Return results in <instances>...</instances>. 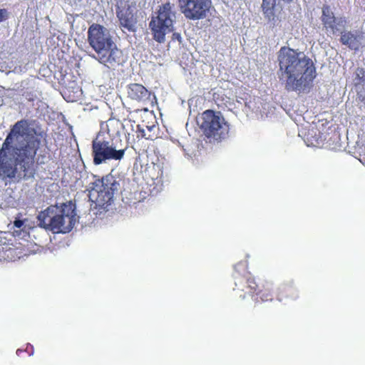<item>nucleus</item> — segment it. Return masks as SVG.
<instances>
[{
    "mask_svg": "<svg viewBox=\"0 0 365 365\" xmlns=\"http://www.w3.org/2000/svg\"><path fill=\"white\" fill-rule=\"evenodd\" d=\"M138 137H141V138H145L146 139H148V138H147L145 136V131H144L143 129H140V128H138Z\"/></svg>",
    "mask_w": 365,
    "mask_h": 365,
    "instance_id": "obj_23",
    "label": "nucleus"
},
{
    "mask_svg": "<svg viewBox=\"0 0 365 365\" xmlns=\"http://www.w3.org/2000/svg\"><path fill=\"white\" fill-rule=\"evenodd\" d=\"M181 12L190 20L204 19L211 6V0H178Z\"/></svg>",
    "mask_w": 365,
    "mask_h": 365,
    "instance_id": "obj_10",
    "label": "nucleus"
},
{
    "mask_svg": "<svg viewBox=\"0 0 365 365\" xmlns=\"http://www.w3.org/2000/svg\"><path fill=\"white\" fill-rule=\"evenodd\" d=\"M9 17L8 11L6 9H0V23L7 19Z\"/></svg>",
    "mask_w": 365,
    "mask_h": 365,
    "instance_id": "obj_19",
    "label": "nucleus"
},
{
    "mask_svg": "<svg viewBox=\"0 0 365 365\" xmlns=\"http://www.w3.org/2000/svg\"><path fill=\"white\" fill-rule=\"evenodd\" d=\"M127 93L130 99L143 104L150 103L153 105L156 100L155 95L140 83H130L127 88Z\"/></svg>",
    "mask_w": 365,
    "mask_h": 365,
    "instance_id": "obj_11",
    "label": "nucleus"
},
{
    "mask_svg": "<svg viewBox=\"0 0 365 365\" xmlns=\"http://www.w3.org/2000/svg\"><path fill=\"white\" fill-rule=\"evenodd\" d=\"M355 85H361L365 83V71L362 68H357L355 71Z\"/></svg>",
    "mask_w": 365,
    "mask_h": 365,
    "instance_id": "obj_18",
    "label": "nucleus"
},
{
    "mask_svg": "<svg viewBox=\"0 0 365 365\" xmlns=\"http://www.w3.org/2000/svg\"><path fill=\"white\" fill-rule=\"evenodd\" d=\"M174 4L170 2L163 4L159 6L156 16H153L149 23L153 39L158 43L165 41V35L173 30V23L175 19V12L173 11Z\"/></svg>",
    "mask_w": 365,
    "mask_h": 365,
    "instance_id": "obj_5",
    "label": "nucleus"
},
{
    "mask_svg": "<svg viewBox=\"0 0 365 365\" xmlns=\"http://www.w3.org/2000/svg\"><path fill=\"white\" fill-rule=\"evenodd\" d=\"M234 269L233 278L235 285L234 290L244 293L240 294V297L244 299L246 294L251 295L255 294L257 292L258 285L254 277L247 271V265L240 262L235 266Z\"/></svg>",
    "mask_w": 365,
    "mask_h": 365,
    "instance_id": "obj_9",
    "label": "nucleus"
},
{
    "mask_svg": "<svg viewBox=\"0 0 365 365\" xmlns=\"http://www.w3.org/2000/svg\"><path fill=\"white\" fill-rule=\"evenodd\" d=\"M340 42L347 46L351 49L358 48V36L351 31L342 32L340 37Z\"/></svg>",
    "mask_w": 365,
    "mask_h": 365,
    "instance_id": "obj_16",
    "label": "nucleus"
},
{
    "mask_svg": "<svg viewBox=\"0 0 365 365\" xmlns=\"http://www.w3.org/2000/svg\"><path fill=\"white\" fill-rule=\"evenodd\" d=\"M88 41L101 63L113 68L121 64L122 51L116 48L108 30L103 26L91 24L88 30Z\"/></svg>",
    "mask_w": 365,
    "mask_h": 365,
    "instance_id": "obj_3",
    "label": "nucleus"
},
{
    "mask_svg": "<svg viewBox=\"0 0 365 365\" xmlns=\"http://www.w3.org/2000/svg\"><path fill=\"white\" fill-rule=\"evenodd\" d=\"M128 145L120 148L113 143L105 139L103 135L98 133L92 142V155L93 163L100 165L107 160H120L123 158Z\"/></svg>",
    "mask_w": 365,
    "mask_h": 365,
    "instance_id": "obj_8",
    "label": "nucleus"
},
{
    "mask_svg": "<svg viewBox=\"0 0 365 365\" xmlns=\"http://www.w3.org/2000/svg\"><path fill=\"white\" fill-rule=\"evenodd\" d=\"M299 298V294L297 289L289 284L282 286L278 291L277 299L282 302L284 299L296 300Z\"/></svg>",
    "mask_w": 365,
    "mask_h": 365,
    "instance_id": "obj_14",
    "label": "nucleus"
},
{
    "mask_svg": "<svg viewBox=\"0 0 365 365\" xmlns=\"http://www.w3.org/2000/svg\"><path fill=\"white\" fill-rule=\"evenodd\" d=\"M24 96H25L26 99L28 101H34V95L31 93H27L26 94H24Z\"/></svg>",
    "mask_w": 365,
    "mask_h": 365,
    "instance_id": "obj_24",
    "label": "nucleus"
},
{
    "mask_svg": "<svg viewBox=\"0 0 365 365\" xmlns=\"http://www.w3.org/2000/svg\"><path fill=\"white\" fill-rule=\"evenodd\" d=\"M322 21L326 30H330L333 34L338 31L336 26L339 24L336 22V19L330 6L328 5H324L322 7Z\"/></svg>",
    "mask_w": 365,
    "mask_h": 365,
    "instance_id": "obj_13",
    "label": "nucleus"
},
{
    "mask_svg": "<svg viewBox=\"0 0 365 365\" xmlns=\"http://www.w3.org/2000/svg\"><path fill=\"white\" fill-rule=\"evenodd\" d=\"M41 133L29 127L26 120L17 121L0 148V177L2 180H13L18 170L24 178L32 175L35 158L40 148Z\"/></svg>",
    "mask_w": 365,
    "mask_h": 365,
    "instance_id": "obj_1",
    "label": "nucleus"
},
{
    "mask_svg": "<svg viewBox=\"0 0 365 365\" xmlns=\"http://www.w3.org/2000/svg\"><path fill=\"white\" fill-rule=\"evenodd\" d=\"M155 167H157V168L158 169V173L156 176L152 177L153 179H155V178L158 179V178H161L163 175V171L160 169V165H153V168H155Z\"/></svg>",
    "mask_w": 365,
    "mask_h": 365,
    "instance_id": "obj_21",
    "label": "nucleus"
},
{
    "mask_svg": "<svg viewBox=\"0 0 365 365\" xmlns=\"http://www.w3.org/2000/svg\"><path fill=\"white\" fill-rule=\"evenodd\" d=\"M119 183L115 177L107 175L92 182L89 198L100 209H106L113 201L114 193L118 190Z\"/></svg>",
    "mask_w": 365,
    "mask_h": 365,
    "instance_id": "obj_6",
    "label": "nucleus"
},
{
    "mask_svg": "<svg viewBox=\"0 0 365 365\" xmlns=\"http://www.w3.org/2000/svg\"><path fill=\"white\" fill-rule=\"evenodd\" d=\"M277 59L281 79L285 78L287 91H304L316 78L314 63L297 50L282 46L278 52Z\"/></svg>",
    "mask_w": 365,
    "mask_h": 365,
    "instance_id": "obj_2",
    "label": "nucleus"
},
{
    "mask_svg": "<svg viewBox=\"0 0 365 365\" xmlns=\"http://www.w3.org/2000/svg\"><path fill=\"white\" fill-rule=\"evenodd\" d=\"M256 297L255 300L256 302H267L273 300L274 294L272 292L269 285L267 284V287H263V289L259 290L255 293Z\"/></svg>",
    "mask_w": 365,
    "mask_h": 365,
    "instance_id": "obj_17",
    "label": "nucleus"
},
{
    "mask_svg": "<svg viewBox=\"0 0 365 365\" xmlns=\"http://www.w3.org/2000/svg\"><path fill=\"white\" fill-rule=\"evenodd\" d=\"M24 225V221L21 220L16 219L14 221V225L16 228H21Z\"/></svg>",
    "mask_w": 365,
    "mask_h": 365,
    "instance_id": "obj_22",
    "label": "nucleus"
},
{
    "mask_svg": "<svg viewBox=\"0 0 365 365\" xmlns=\"http://www.w3.org/2000/svg\"><path fill=\"white\" fill-rule=\"evenodd\" d=\"M172 40L173 41H178V42L181 43L182 41V37L180 34L179 33H173L172 36Z\"/></svg>",
    "mask_w": 365,
    "mask_h": 365,
    "instance_id": "obj_20",
    "label": "nucleus"
},
{
    "mask_svg": "<svg viewBox=\"0 0 365 365\" xmlns=\"http://www.w3.org/2000/svg\"><path fill=\"white\" fill-rule=\"evenodd\" d=\"M76 213L71 202L51 205L39 212V225L53 233H68L73 228Z\"/></svg>",
    "mask_w": 365,
    "mask_h": 365,
    "instance_id": "obj_4",
    "label": "nucleus"
},
{
    "mask_svg": "<svg viewBox=\"0 0 365 365\" xmlns=\"http://www.w3.org/2000/svg\"><path fill=\"white\" fill-rule=\"evenodd\" d=\"M200 128L207 138L221 141L227 138L230 125L220 112L206 110L202 113Z\"/></svg>",
    "mask_w": 365,
    "mask_h": 365,
    "instance_id": "obj_7",
    "label": "nucleus"
},
{
    "mask_svg": "<svg viewBox=\"0 0 365 365\" xmlns=\"http://www.w3.org/2000/svg\"><path fill=\"white\" fill-rule=\"evenodd\" d=\"M116 15L119 20L120 25L128 31H134L137 24V18L130 5L125 7H118Z\"/></svg>",
    "mask_w": 365,
    "mask_h": 365,
    "instance_id": "obj_12",
    "label": "nucleus"
},
{
    "mask_svg": "<svg viewBox=\"0 0 365 365\" xmlns=\"http://www.w3.org/2000/svg\"><path fill=\"white\" fill-rule=\"evenodd\" d=\"M21 352H22V350H21V349H17V351H16V354H17V355H19Z\"/></svg>",
    "mask_w": 365,
    "mask_h": 365,
    "instance_id": "obj_25",
    "label": "nucleus"
},
{
    "mask_svg": "<svg viewBox=\"0 0 365 365\" xmlns=\"http://www.w3.org/2000/svg\"><path fill=\"white\" fill-rule=\"evenodd\" d=\"M284 1L289 4L293 0H283ZM277 0H262V9L264 16L269 19H273L274 17V9L276 6Z\"/></svg>",
    "mask_w": 365,
    "mask_h": 365,
    "instance_id": "obj_15",
    "label": "nucleus"
}]
</instances>
